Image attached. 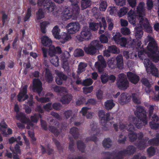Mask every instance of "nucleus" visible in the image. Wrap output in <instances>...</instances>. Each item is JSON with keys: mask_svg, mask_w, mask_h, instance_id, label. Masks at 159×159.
Listing matches in <instances>:
<instances>
[{"mask_svg": "<svg viewBox=\"0 0 159 159\" xmlns=\"http://www.w3.org/2000/svg\"><path fill=\"white\" fill-rule=\"evenodd\" d=\"M78 75L77 74V75H76L73 72L72 73V75L73 77V78L74 80H76L75 83L77 84H83V81H82V80L80 79V78L79 75Z\"/></svg>", "mask_w": 159, "mask_h": 159, "instance_id": "nucleus-45", "label": "nucleus"}, {"mask_svg": "<svg viewBox=\"0 0 159 159\" xmlns=\"http://www.w3.org/2000/svg\"><path fill=\"white\" fill-rule=\"evenodd\" d=\"M60 32V30L58 26L57 25L55 26L52 30V32L55 38L57 39L59 38V37L60 36L59 35Z\"/></svg>", "mask_w": 159, "mask_h": 159, "instance_id": "nucleus-38", "label": "nucleus"}, {"mask_svg": "<svg viewBox=\"0 0 159 159\" xmlns=\"http://www.w3.org/2000/svg\"><path fill=\"white\" fill-rule=\"evenodd\" d=\"M108 66L111 69H113L115 67L116 64L115 62V59L111 58L109 59L107 61Z\"/></svg>", "mask_w": 159, "mask_h": 159, "instance_id": "nucleus-51", "label": "nucleus"}, {"mask_svg": "<svg viewBox=\"0 0 159 159\" xmlns=\"http://www.w3.org/2000/svg\"><path fill=\"white\" fill-rule=\"evenodd\" d=\"M55 73L62 80H66L67 79V76L58 70H55Z\"/></svg>", "mask_w": 159, "mask_h": 159, "instance_id": "nucleus-50", "label": "nucleus"}, {"mask_svg": "<svg viewBox=\"0 0 159 159\" xmlns=\"http://www.w3.org/2000/svg\"><path fill=\"white\" fill-rule=\"evenodd\" d=\"M63 115L66 119H68L71 117L70 119V122L74 120L75 114L72 110H69L65 111L63 112Z\"/></svg>", "mask_w": 159, "mask_h": 159, "instance_id": "nucleus-19", "label": "nucleus"}, {"mask_svg": "<svg viewBox=\"0 0 159 159\" xmlns=\"http://www.w3.org/2000/svg\"><path fill=\"white\" fill-rule=\"evenodd\" d=\"M61 14L62 15L63 19L64 20L69 19L73 15L71 11L70 12V11L68 8H65L63 12L61 13Z\"/></svg>", "mask_w": 159, "mask_h": 159, "instance_id": "nucleus-23", "label": "nucleus"}, {"mask_svg": "<svg viewBox=\"0 0 159 159\" xmlns=\"http://www.w3.org/2000/svg\"><path fill=\"white\" fill-rule=\"evenodd\" d=\"M112 39L117 44L120 43V39L121 37V35L120 33H114L113 34Z\"/></svg>", "mask_w": 159, "mask_h": 159, "instance_id": "nucleus-44", "label": "nucleus"}, {"mask_svg": "<svg viewBox=\"0 0 159 159\" xmlns=\"http://www.w3.org/2000/svg\"><path fill=\"white\" fill-rule=\"evenodd\" d=\"M98 114L99 116L101 119V122L102 123L103 121H105V112L103 111L100 110L98 112Z\"/></svg>", "mask_w": 159, "mask_h": 159, "instance_id": "nucleus-62", "label": "nucleus"}, {"mask_svg": "<svg viewBox=\"0 0 159 159\" xmlns=\"http://www.w3.org/2000/svg\"><path fill=\"white\" fill-rule=\"evenodd\" d=\"M87 66V64L82 62H80L78 66L77 70L76 72L77 74L78 75H80L81 73L85 71V68Z\"/></svg>", "mask_w": 159, "mask_h": 159, "instance_id": "nucleus-27", "label": "nucleus"}, {"mask_svg": "<svg viewBox=\"0 0 159 159\" xmlns=\"http://www.w3.org/2000/svg\"><path fill=\"white\" fill-rule=\"evenodd\" d=\"M136 30L135 32V36L137 39H140L142 37L143 32L142 29L139 27H136Z\"/></svg>", "mask_w": 159, "mask_h": 159, "instance_id": "nucleus-35", "label": "nucleus"}, {"mask_svg": "<svg viewBox=\"0 0 159 159\" xmlns=\"http://www.w3.org/2000/svg\"><path fill=\"white\" fill-rule=\"evenodd\" d=\"M136 107V110L134 111V113L135 115L138 116V118L134 117L137 119H139V120H141L143 126L148 123L146 112L142 107L138 106Z\"/></svg>", "mask_w": 159, "mask_h": 159, "instance_id": "nucleus-4", "label": "nucleus"}, {"mask_svg": "<svg viewBox=\"0 0 159 159\" xmlns=\"http://www.w3.org/2000/svg\"><path fill=\"white\" fill-rule=\"evenodd\" d=\"M108 50L114 54H118L120 52V50L116 46L113 45L108 46Z\"/></svg>", "mask_w": 159, "mask_h": 159, "instance_id": "nucleus-41", "label": "nucleus"}, {"mask_svg": "<svg viewBox=\"0 0 159 159\" xmlns=\"http://www.w3.org/2000/svg\"><path fill=\"white\" fill-rule=\"evenodd\" d=\"M89 29L93 31L97 30L99 28L98 23L94 22L90 23L89 25Z\"/></svg>", "mask_w": 159, "mask_h": 159, "instance_id": "nucleus-53", "label": "nucleus"}, {"mask_svg": "<svg viewBox=\"0 0 159 159\" xmlns=\"http://www.w3.org/2000/svg\"><path fill=\"white\" fill-rule=\"evenodd\" d=\"M84 49L86 53L91 55H94L97 50L95 48L89 45L88 47H84Z\"/></svg>", "mask_w": 159, "mask_h": 159, "instance_id": "nucleus-22", "label": "nucleus"}, {"mask_svg": "<svg viewBox=\"0 0 159 159\" xmlns=\"http://www.w3.org/2000/svg\"><path fill=\"white\" fill-rule=\"evenodd\" d=\"M15 150L14 149L13 147H11L10 148V150L13 153V156H14V154H17L18 155V154H21V151L20 149V147L17 144H16L15 147H14Z\"/></svg>", "mask_w": 159, "mask_h": 159, "instance_id": "nucleus-37", "label": "nucleus"}, {"mask_svg": "<svg viewBox=\"0 0 159 159\" xmlns=\"http://www.w3.org/2000/svg\"><path fill=\"white\" fill-rule=\"evenodd\" d=\"M37 18L38 20H40L43 18L44 17V13L41 9H39L37 13Z\"/></svg>", "mask_w": 159, "mask_h": 159, "instance_id": "nucleus-59", "label": "nucleus"}, {"mask_svg": "<svg viewBox=\"0 0 159 159\" xmlns=\"http://www.w3.org/2000/svg\"><path fill=\"white\" fill-rule=\"evenodd\" d=\"M98 61L95 63V67L99 72L101 73L103 71V68L106 66V62L102 55H98Z\"/></svg>", "mask_w": 159, "mask_h": 159, "instance_id": "nucleus-11", "label": "nucleus"}, {"mask_svg": "<svg viewBox=\"0 0 159 159\" xmlns=\"http://www.w3.org/2000/svg\"><path fill=\"white\" fill-rule=\"evenodd\" d=\"M77 146L79 150L81 152H84L85 148V146L84 143L81 140L77 142Z\"/></svg>", "mask_w": 159, "mask_h": 159, "instance_id": "nucleus-48", "label": "nucleus"}, {"mask_svg": "<svg viewBox=\"0 0 159 159\" xmlns=\"http://www.w3.org/2000/svg\"><path fill=\"white\" fill-rule=\"evenodd\" d=\"M147 42H149L148 46L149 50L152 52V53L150 56H148L149 57L151 58L153 61L157 62L159 60V57L158 56H155V54L153 53L155 49L157 48V46L156 42L154 39L150 35H148L147 39Z\"/></svg>", "mask_w": 159, "mask_h": 159, "instance_id": "nucleus-2", "label": "nucleus"}, {"mask_svg": "<svg viewBox=\"0 0 159 159\" xmlns=\"http://www.w3.org/2000/svg\"><path fill=\"white\" fill-rule=\"evenodd\" d=\"M144 16H139L137 17V19L139 21V24L140 26H139V28H143L144 30L148 33L152 32V28L150 25L147 19L143 17Z\"/></svg>", "mask_w": 159, "mask_h": 159, "instance_id": "nucleus-7", "label": "nucleus"}, {"mask_svg": "<svg viewBox=\"0 0 159 159\" xmlns=\"http://www.w3.org/2000/svg\"><path fill=\"white\" fill-rule=\"evenodd\" d=\"M119 79L116 83L118 88L120 90H125L129 87V82L126 75L123 73L118 75Z\"/></svg>", "mask_w": 159, "mask_h": 159, "instance_id": "nucleus-6", "label": "nucleus"}, {"mask_svg": "<svg viewBox=\"0 0 159 159\" xmlns=\"http://www.w3.org/2000/svg\"><path fill=\"white\" fill-rule=\"evenodd\" d=\"M106 36H105L104 34H102L100 36V40L102 43H106L108 42V37H109V34L108 33H107V34H106Z\"/></svg>", "mask_w": 159, "mask_h": 159, "instance_id": "nucleus-55", "label": "nucleus"}, {"mask_svg": "<svg viewBox=\"0 0 159 159\" xmlns=\"http://www.w3.org/2000/svg\"><path fill=\"white\" fill-rule=\"evenodd\" d=\"M116 65L119 69H121L123 68L124 66L123 58L121 55H118L116 58Z\"/></svg>", "mask_w": 159, "mask_h": 159, "instance_id": "nucleus-24", "label": "nucleus"}, {"mask_svg": "<svg viewBox=\"0 0 159 159\" xmlns=\"http://www.w3.org/2000/svg\"><path fill=\"white\" fill-rule=\"evenodd\" d=\"M148 139V138L145 137L144 140L141 141L139 143L137 144H136V145L139 150H142L144 149L148 146V145L146 143V141H147Z\"/></svg>", "mask_w": 159, "mask_h": 159, "instance_id": "nucleus-29", "label": "nucleus"}, {"mask_svg": "<svg viewBox=\"0 0 159 159\" xmlns=\"http://www.w3.org/2000/svg\"><path fill=\"white\" fill-rule=\"evenodd\" d=\"M40 148L42 150L43 154H44L45 153H47L48 154L50 155L52 154L53 152V150L47 147V152H46L45 148L42 145L40 146Z\"/></svg>", "mask_w": 159, "mask_h": 159, "instance_id": "nucleus-56", "label": "nucleus"}, {"mask_svg": "<svg viewBox=\"0 0 159 159\" xmlns=\"http://www.w3.org/2000/svg\"><path fill=\"white\" fill-rule=\"evenodd\" d=\"M80 132V131L78 128L75 127L71 128L70 130V133L72 135L75 139L78 138Z\"/></svg>", "mask_w": 159, "mask_h": 159, "instance_id": "nucleus-30", "label": "nucleus"}, {"mask_svg": "<svg viewBox=\"0 0 159 159\" xmlns=\"http://www.w3.org/2000/svg\"><path fill=\"white\" fill-rule=\"evenodd\" d=\"M89 45L93 47H94L97 50V49L99 48H101V45L100 43L98 40H94L92 41Z\"/></svg>", "mask_w": 159, "mask_h": 159, "instance_id": "nucleus-49", "label": "nucleus"}, {"mask_svg": "<svg viewBox=\"0 0 159 159\" xmlns=\"http://www.w3.org/2000/svg\"><path fill=\"white\" fill-rule=\"evenodd\" d=\"M41 41L42 44L45 46H50L52 43L51 40L47 36H44L42 37Z\"/></svg>", "mask_w": 159, "mask_h": 159, "instance_id": "nucleus-28", "label": "nucleus"}, {"mask_svg": "<svg viewBox=\"0 0 159 159\" xmlns=\"http://www.w3.org/2000/svg\"><path fill=\"white\" fill-rule=\"evenodd\" d=\"M37 4L48 13L53 11L56 7L54 3L49 0H38Z\"/></svg>", "mask_w": 159, "mask_h": 159, "instance_id": "nucleus-5", "label": "nucleus"}, {"mask_svg": "<svg viewBox=\"0 0 159 159\" xmlns=\"http://www.w3.org/2000/svg\"><path fill=\"white\" fill-rule=\"evenodd\" d=\"M136 148L133 146L129 145L128 146L126 149L122 150L123 154L125 156L126 154H133L135 152Z\"/></svg>", "mask_w": 159, "mask_h": 159, "instance_id": "nucleus-20", "label": "nucleus"}, {"mask_svg": "<svg viewBox=\"0 0 159 159\" xmlns=\"http://www.w3.org/2000/svg\"><path fill=\"white\" fill-rule=\"evenodd\" d=\"M53 77L49 69H46L45 79L48 83H51L53 80Z\"/></svg>", "mask_w": 159, "mask_h": 159, "instance_id": "nucleus-25", "label": "nucleus"}, {"mask_svg": "<svg viewBox=\"0 0 159 159\" xmlns=\"http://www.w3.org/2000/svg\"><path fill=\"white\" fill-rule=\"evenodd\" d=\"M143 63L148 73L151 74L152 75L156 77L158 76V69L148 59H144Z\"/></svg>", "mask_w": 159, "mask_h": 159, "instance_id": "nucleus-3", "label": "nucleus"}, {"mask_svg": "<svg viewBox=\"0 0 159 159\" xmlns=\"http://www.w3.org/2000/svg\"><path fill=\"white\" fill-rule=\"evenodd\" d=\"M81 2L82 10L89 7L91 5V1L90 0H81Z\"/></svg>", "mask_w": 159, "mask_h": 159, "instance_id": "nucleus-31", "label": "nucleus"}, {"mask_svg": "<svg viewBox=\"0 0 159 159\" xmlns=\"http://www.w3.org/2000/svg\"><path fill=\"white\" fill-rule=\"evenodd\" d=\"M52 140L55 143L59 152H61L63 149L62 146L60 144V143L55 139L53 138Z\"/></svg>", "mask_w": 159, "mask_h": 159, "instance_id": "nucleus-57", "label": "nucleus"}, {"mask_svg": "<svg viewBox=\"0 0 159 159\" xmlns=\"http://www.w3.org/2000/svg\"><path fill=\"white\" fill-rule=\"evenodd\" d=\"M52 88L55 92L57 93H62L67 92L66 89L64 87L55 85Z\"/></svg>", "mask_w": 159, "mask_h": 159, "instance_id": "nucleus-36", "label": "nucleus"}, {"mask_svg": "<svg viewBox=\"0 0 159 159\" xmlns=\"http://www.w3.org/2000/svg\"><path fill=\"white\" fill-rule=\"evenodd\" d=\"M80 11V8L78 4L72 5L71 12L73 15L77 16Z\"/></svg>", "mask_w": 159, "mask_h": 159, "instance_id": "nucleus-34", "label": "nucleus"}, {"mask_svg": "<svg viewBox=\"0 0 159 159\" xmlns=\"http://www.w3.org/2000/svg\"><path fill=\"white\" fill-rule=\"evenodd\" d=\"M70 55L69 53L67 51H65L61 55V59L64 61H66L67 59L69 58Z\"/></svg>", "mask_w": 159, "mask_h": 159, "instance_id": "nucleus-60", "label": "nucleus"}, {"mask_svg": "<svg viewBox=\"0 0 159 159\" xmlns=\"http://www.w3.org/2000/svg\"><path fill=\"white\" fill-rule=\"evenodd\" d=\"M106 20L108 24V29L109 30H111L114 26V24L113 20L108 17L106 18Z\"/></svg>", "mask_w": 159, "mask_h": 159, "instance_id": "nucleus-47", "label": "nucleus"}, {"mask_svg": "<svg viewBox=\"0 0 159 159\" xmlns=\"http://www.w3.org/2000/svg\"><path fill=\"white\" fill-rule=\"evenodd\" d=\"M72 96L70 94H68L63 96L61 98V102L63 104H69L72 99Z\"/></svg>", "mask_w": 159, "mask_h": 159, "instance_id": "nucleus-21", "label": "nucleus"}, {"mask_svg": "<svg viewBox=\"0 0 159 159\" xmlns=\"http://www.w3.org/2000/svg\"><path fill=\"white\" fill-rule=\"evenodd\" d=\"M101 2L100 4V9L101 11H105L107 7V5L106 2L104 1L101 0Z\"/></svg>", "mask_w": 159, "mask_h": 159, "instance_id": "nucleus-54", "label": "nucleus"}, {"mask_svg": "<svg viewBox=\"0 0 159 159\" xmlns=\"http://www.w3.org/2000/svg\"><path fill=\"white\" fill-rule=\"evenodd\" d=\"M70 33H64L59 37V39L60 40V42L62 43H64L67 41L70 40L71 38V36Z\"/></svg>", "mask_w": 159, "mask_h": 159, "instance_id": "nucleus-18", "label": "nucleus"}, {"mask_svg": "<svg viewBox=\"0 0 159 159\" xmlns=\"http://www.w3.org/2000/svg\"><path fill=\"white\" fill-rule=\"evenodd\" d=\"M128 19L129 21L131 24L133 25L136 24V20L134 16L131 15L130 16H128Z\"/></svg>", "mask_w": 159, "mask_h": 159, "instance_id": "nucleus-63", "label": "nucleus"}, {"mask_svg": "<svg viewBox=\"0 0 159 159\" xmlns=\"http://www.w3.org/2000/svg\"><path fill=\"white\" fill-rule=\"evenodd\" d=\"M80 28V24L77 21L70 23L66 27L68 32L72 34H74L78 32Z\"/></svg>", "mask_w": 159, "mask_h": 159, "instance_id": "nucleus-8", "label": "nucleus"}, {"mask_svg": "<svg viewBox=\"0 0 159 159\" xmlns=\"http://www.w3.org/2000/svg\"><path fill=\"white\" fill-rule=\"evenodd\" d=\"M145 6V3L142 2H140L138 4L136 11L138 16L145 15L146 9Z\"/></svg>", "mask_w": 159, "mask_h": 159, "instance_id": "nucleus-13", "label": "nucleus"}, {"mask_svg": "<svg viewBox=\"0 0 159 159\" xmlns=\"http://www.w3.org/2000/svg\"><path fill=\"white\" fill-rule=\"evenodd\" d=\"M50 56V60L51 63L56 66H59V59L55 55H48Z\"/></svg>", "mask_w": 159, "mask_h": 159, "instance_id": "nucleus-26", "label": "nucleus"}, {"mask_svg": "<svg viewBox=\"0 0 159 159\" xmlns=\"http://www.w3.org/2000/svg\"><path fill=\"white\" fill-rule=\"evenodd\" d=\"M141 120L135 118L133 116H129L128 121L129 124L125 125V124L120 123L119 126V128L121 130L125 129H127L129 131H133L135 129V126L138 129H140L143 127V124L141 123Z\"/></svg>", "mask_w": 159, "mask_h": 159, "instance_id": "nucleus-1", "label": "nucleus"}, {"mask_svg": "<svg viewBox=\"0 0 159 159\" xmlns=\"http://www.w3.org/2000/svg\"><path fill=\"white\" fill-rule=\"evenodd\" d=\"M92 34L89 29L86 26H84L82 28L80 33V36L82 40H88L90 39Z\"/></svg>", "mask_w": 159, "mask_h": 159, "instance_id": "nucleus-10", "label": "nucleus"}, {"mask_svg": "<svg viewBox=\"0 0 159 159\" xmlns=\"http://www.w3.org/2000/svg\"><path fill=\"white\" fill-rule=\"evenodd\" d=\"M130 99V97L128 94L126 93H122L119 98V102L121 105L128 103Z\"/></svg>", "mask_w": 159, "mask_h": 159, "instance_id": "nucleus-16", "label": "nucleus"}, {"mask_svg": "<svg viewBox=\"0 0 159 159\" xmlns=\"http://www.w3.org/2000/svg\"><path fill=\"white\" fill-rule=\"evenodd\" d=\"M27 86L25 85L18 95V100L19 102L24 101L27 99L29 96L27 93Z\"/></svg>", "mask_w": 159, "mask_h": 159, "instance_id": "nucleus-14", "label": "nucleus"}, {"mask_svg": "<svg viewBox=\"0 0 159 159\" xmlns=\"http://www.w3.org/2000/svg\"><path fill=\"white\" fill-rule=\"evenodd\" d=\"M129 10V9L126 7H123L121 8L117 12L118 16L119 17H121L125 15Z\"/></svg>", "mask_w": 159, "mask_h": 159, "instance_id": "nucleus-42", "label": "nucleus"}, {"mask_svg": "<svg viewBox=\"0 0 159 159\" xmlns=\"http://www.w3.org/2000/svg\"><path fill=\"white\" fill-rule=\"evenodd\" d=\"M16 117L17 119L20 120L21 122L27 124V126L26 127L27 129H30V126L31 127L33 126V124L30 120L28 118L25 116L24 113L20 112L19 114H16Z\"/></svg>", "mask_w": 159, "mask_h": 159, "instance_id": "nucleus-9", "label": "nucleus"}, {"mask_svg": "<svg viewBox=\"0 0 159 159\" xmlns=\"http://www.w3.org/2000/svg\"><path fill=\"white\" fill-rule=\"evenodd\" d=\"M48 24V23L45 21L43 22L40 23V26L41 31L43 34H45L46 33V27Z\"/></svg>", "mask_w": 159, "mask_h": 159, "instance_id": "nucleus-61", "label": "nucleus"}, {"mask_svg": "<svg viewBox=\"0 0 159 159\" xmlns=\"http://www.w3.org/2000/svg\"><path fill=\"white\" fill-rule=\"evenodd\" d=\"M48 127L49 131L54 134L55 135L57 136L59 134L60 130L58 129V128H56L51 125H49Z\"/></svg>", "mask_w": 159, "mask_h": 159, "instance_id": "nucleus-40", "label": "nucleus"}, {"mask_svg": "<svg viewBox=\"0 0 159 159\" xmlns=\"http://www.w3.org/2000/svg\"><path fill=\"white\" fill-rule=\"evenodd\" d=\"M127 75L129 80L133 84H136L139 80V76L131 72H128Z\"/></svg>", "mask_w": 159, "mask_h": 159, "instance_id": "nucleus-15", "label": "nucleus"}, {"mask_svg": "<svg viewBox=\"0 0 159 159\" xmlns=\"http://www.w3.org/2000/svg\"><path fill=\"white\" fill-rule=\"evenodd\" d=\"M148 143L151 145H157L159 144V134L156 136V138L150 139L148 141Z\"/></svg>", "mask_w": 159, "mask_h": 159, "instance_id": "nucleus-46", "label": "nucleus"}, {"mask_svg": "<svg viewBox=\"0 0 159 159\" xmlns=\"http://www.w3.org/2000/svg\"><path fill=\"white\" fill-rule=\"evenodd\" d=\"M115 104L112 100H108L104 104L105 108L109 110L111 109L115 106Z\"/></svg>", "mask_w": 159, "mask_h": 159, "instance_id": "nucleus-33", "label": "nucleus"}, {"mask_svg": "<svg viewBox=\"0 0 159 159\" xmlns=\"http://www.w3.org/2000/svg\"><path fill=\"white\" fill-rule=\"evenodd\" d=\"M41 115L40 114H34V116L30 117L31 121L34 123H37L39 120V117L41 118Z\"/></svg>", "mask_w": 159, "mask_h": 159, "instance_id": "nucleus-58", "label": "nucleus"}, {"mask_svg": "<svg viewBox=\"0 0 159 159\" xmlns=\"http://www.w3.org/2000/svg\"><path fill=\"white\" fill-rule=\"evenodd\" d=\"M130 131L128 135L129 140L132 142H134L138 138L137 134L133 131Z\"/></svg>", "mask_w": 159, "mask_h": 159, "instance_id": "nucleus-39", "label": "nucleus"}, {"mask_svg": "<svg viewBox=\"0 0 159 159\" xmlns=\"http://www.w3.org/2000/svg\"><path fill=\"white\" fill-rule=\"evenodd\" d=\"M42 89V83L40 80L38 79H34L33 81V90L37 92L40 95Z\"/></svg>", "mask_w": 159, "mask_h": 159, "instance_id": "nucleus-12", "label": "nucleus"}, {"mask_svg": "<svg viewBox=\"0 0 159 159\" xmlns=\"http://www.w3.org/2000/svg\"><path fill=\"white\" fill-rule=\"evenodd\" d=\"M74 55L76 57L83 56L84 55V52L82 49H77L75 51Z\"/></svg>", "mask_w": 159, "mask_h": 159, "instance_id": "nucleus-52", "label": "nucleus"}, {"mask_svg": "<svg viewBox=\"0 0 159 159\" xmlns=\"http://www.w3.org/2000/svg\"><path fill=\"white\" fill-rule=\"evenodd\" d=\"M102 145L105 149L111 148L112 145L111 140L108 138L104 139L102 142Z\"/></svg>", "mask_w": 159, "mask_h": 159, "instance_id": "nucleus-32", "label": "nucleus"}, {"mask_svg": "<svg viewBox=\"0 0 159 159\" xmlns=\"http://www.w3.org/2000/svg\"><path fill=\"white\" fill-rule=\"evenodd\" d=\"M141 83L145 86L149 87L150 85V82L147 78L145 77H143L141 80Z\"/></svg>", "mask_w": 159, "mask_h": 159, "instance_id": "nucleus-64", "label": "nucleus"}, {"mask_svg": "<svg viewBox=\"0 0 159 159\" xmlns=\"http://www.w3.org/2000/svg\"><path fill=\"white\" fill-rule=\"evenodd\" d=\"M62 52L61 49L59 47L55 48L54 46H51L48 52V55H55L56 53L61 54Z\"/></svg>", "mask_w": 159, "mask_h": 159, "instance_id": "nucleus-17", "label": "nucleus"}, {"mask_svg": "<svg viewBox=\"0 0 159 159\" xmlns=\"http://www.w3.org/2000/svg\"><path fill=\"white\" fill-rule=\"evenodd\" d=\"M132 100L134 103L137 104H139L141 103V101L137 94L135 93H132Z\"/></svg>", "mask_w": 159, "mask_h": 159, "instance_id": "nucleus-43", "label": "nucleus"}]
</instances>
